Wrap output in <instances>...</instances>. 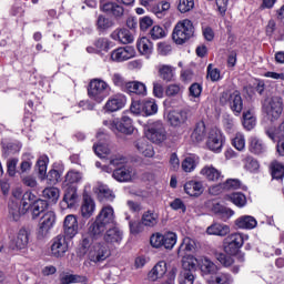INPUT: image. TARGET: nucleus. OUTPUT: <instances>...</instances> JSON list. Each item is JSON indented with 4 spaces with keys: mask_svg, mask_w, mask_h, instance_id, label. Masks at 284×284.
<instances>
[{
    "mask_svg": "<svg viewBox=\"0 0 284 284\" xmlns=\"http://www.w3.org/2000/svg\"><path fill=\"white\" fill-rule=\"evenodd\" d=\"M57 224V213L53 211L45 212L40 221L38 227V236L39 239H45L47 235L50 234V231Z\"/></svg>",
    "mask_w": 284,
    "mask_h": 284,
    "instance_id": "obj_14",
    "label": "nucleus"
},
{
    "mask_svg": "<svg viewBox=\"0 0 284 284\" xmlns=\"http://www.w3.org/2000/svg\"><path fill=\"white\" fill-rule=\"evenodd\" d=\"M199 161V158L194 155L186 156L182 161V170L183 172H194L196 170V163Z\"/></svg>",
    "mask_w": 284,
    "mask_h": 284,
    "instance_id": "obj_51",
    "label": "nucleus"
},
{
    "mask_svg": "<svg viewBox=\"0 0 284 284\" xmlns=\"http://www.w3.org/2000/svg\"><path fill=\"white\" fill-rule=\"evenodd\" d=\"M103 125H106L109 130H112L115 134L120 132V134L130 135L134 132V125L132 124V118L128 115H123L121 120H105L103 121Z\"/></svg>",
    "mask_w": 284,
    "mask_h": 284,
    "instance_id": "obj_10",
    "label": "nucleus"
},
{
    "mask_svg": "<svg viewBox=\"0 0 284 284\" xmlns=\"http://www.w3.org/2000/svg\"><path fill=\"white\" fill-rule=\"evenodd\" d=\"M172 37L178 45H183L194 37V24L190 19L179 21L173 29Z\"/></svg>",
    "mask_w": 284,
    "mask_h": 284,
    "instance_id": "obj_4",
    "label": "nucleus"
},
{
    "mask_svg": "<svg viewBox=\"0 0 284 284\" xmlns=\"http://www.w3.org/2000/svg\"><path fill=\"white\" fill-rule=\"evenodd\" d=\"M166 36L168 33L165 32V29H163L161 26H154L150 31V37L154 41L159 39H165Z\"/></svg>",
    "mask_w": 284,
    "mask_h": 284,
    "instance_id": "obj_58",
    "label": "nucleus"
},
{
    "mask_svg": "<svg viewBox=\"0 0 284 284\" xmlns=\"http://www.w3.org/2000/svg\"><path fill=\"white\" fill-rule=\"evenodd\" d=\"M179 284H194V274L190 271H182L178 277Z\"/></svg>",
    "mask_w": 284,
    "mask_h": 284,
    "instance_id": "obj_61",
    "label": "nucleus"
},
{
    "mask_svg": "<svg viewBox=\"0 0 284 284\" xmlns=\"http://www.w3.org/2000/svg\"><path fill=\"white\" fill-rule=\"evenodd\" d=\"M201 176L206 179V181H210L212 183H216L223 179V173L221 170L214 168V165H205L201 171H200Z\"/></svg>",
    "mask_w": 284,
    "mask_h": 284,
    "instance_id": "obj_24",
    "label": "nucleus"
},
{
    "mask_svg": "<svg viewBox=\"0 0 284 284\" xmlns=\"http://www.w3.org/2000/svg\"><path fill=\"white\" fill-rule=\"evenodd\" d=\"M271 173L273 179H276L277 181L283 179L284 176V165L283 163L278 161H273L271 163Z\"/></svg>",
    "mask_w": 284,
    "mask_h": 284,
    "instance_id": "obj_53",
    "label": "nucleus"
},
{
    "mask_svg": "<svg viewBox=\"0 0 284 284\" xmlns=\"http://www.w3.org/2000/svg\"><path fill=\"white\" fill-rule=\"evenodd\" d=\"M70 250V241L65 235L59 234L51 241V255L54 258H63Z\"/></svg>",
    "mask_w": 284,
    "mask_h": 284,
    "instance_id": "obj_13",
    "label": "nucleus"
},
{
    "mask_svg": "<svg viewBox=\"0 0 284 284\" xmlns=\"http://www.w3.org/2000/svg\"><path fill=\"white\" fill-rule=\"evenodd\" d=\"M267 136L272 139V141H275L276 139L284 140V121L281 123L277 130L274 132L266 131Z\"/></svg>",
    "mask_w": 284,
    "mask_h": 284,
    "instance_id": "obj_64",
    "label": "nucleus"
},
{
    "mask_svg": "<svg viewBox=\"0 0 284 284\" xmlns=\"http://www.w3.org/2000/svg\"><path fill=\"white\" fill-rule=\"evenodd\" d=\"M158 74L162 81H173L176 74V68L170 64H160L158 65Z\"/></svg>",
    "mask_w": 284,
    "mask_h": 284,
    "instance_id": "obj_31",
    "label": "nucleus"
},
{
    "mask_svg": "<svg viewBox=\"0 0 284 284\" xmlns=\"http://www.w3.org/2000/svg\"><path fill=\"white\" fill-rule=\"evenodd\" d=\"M248 150L252 154H265L267 152V145L260 138L251 136L248 139Z\"/></svg>",
    "mask_w": 284,
    "mask_h": 284,
    "instance_id": "obj_30",
    "label": "nucleus"
},
{
    "mask_svg": "<svg viewBox=\"0 0 284 284\" xmlns=\"http://www.w3.org/2000/svg\"><path fill=\"white\" fill-rule=\"evenodd\" d=\"M223 125L229 134H233V132L236 130V123L234 122V118H232V115H224Z\"/></svg>",
    "mask_w": 284,
    "mask_h": 284,
    "instance_id": "obj_62",
    "label": "nucleus"
},
{
    "mask_svg": "<svg viewBox=\"0 0 284 284\" xmlns=\"http://www.w3.org/2000/svg\"><path fill=\"white\" fill-rule=\"evenodd\" d=\"M111 80L116 88H121V90H126L129 82L123 78L121 73H113Z\"/></svg>",
    "mask_w": 284,
    "mask_h": 284,
    "instance_id": "obj_57",
    "label": "nucleus"
},
{
    "mask_svg": "<svg viewBox=\"0 0 284 284\" xmlns=\"http://www.w3.org/2000/svg\"><path fill=\"white\" fill-rule=\"evenodd\" d=\"M100 8L103 12H108L115 17V19H121L123 17L124 9L123 7L111 2L110 0H100Z\"/></svg>",
    "mask_w": 284,
    "mask_h": 284,
    "instance_id": "obj_21",
    "label": "nucleus"
},
{
    "mask_svg": "<svg viewBox=\"0 0 284 284\" xmlns=\"http://www.w3.org/2000/svg\"><path fill=\"white\" fill-rule=\"evenodd\" d=\"M88 278L83 275H75L70 273L60 274V282L62 284H72V283H85Z\"/></svg>",
    "mask_w": 284,
    "mask_h": 284,
    "instance_id": "obj_42",
    "label": "nucleus"
},
{
    "mask_svg": "<svg viewBox=\"0 0 284 284\" xmlns=\"http://www.w3.org/2000/svg\"><path fill=\"white\" fill-rule=\"evenodd\" d=\"M110 94V84L102 79H93L89 83L88 95L95 101L101 103Z\"/></svg>",
    "mask_w": 284,
    "mask_h": 284,
    "instance_id": "obj_8",
    "label": "nucleus"
},
{
    "mask_svg": "<svg viewBox=\"0 0 284 284\" xmlns=\"http://www.w3.org/2000/svg\"><path fill=\"white\" fill-rule=\"evenodd\" d=\"M226 200L231 201L236 207H245L247 205V197L241 192H235L226 195Z\"/></svg>",
    "mask_w": 284,
    "mask_h": 284,
    "instance_id": "obj_41",
    "label": "nucleus"
},
{
    "mask_svg": "<svg viewBox=\"0 0 284 284\" xmlns=\"http://www.w3.org/2000/svg\"><path fill=\"white\" fill-rule=\"evenodd\" d=\"M97 28L99 32H105L110 28H114V20L106 18L105 16H99L97 20Z\"/></svg>",
    "mask_w": 284,
    "mask_h": 284,
    "instance_id": "obj_49",
    "label": "nucleus"
},
{
    "mask_svg": "<svg viewBox=\"0 0 284 284\" xmlns=\"http://www.w3.org/2000/svg\"><path fill=\"white\" fill-rule=\"evenodd\" d=\"M214 214H217V216L222 217L224 221L226 219H232L234 216V211L227 206H223L221 204H215L213 206Z\"/></svg>",
    "mask_w": 284,
    "mask_h": 284,
    "instance_id": "obj_50",
    "label": "nucleus"
},
{
    "mask_svg": "<svg viewBox=\"0 0 284 284\" xmlns=\"http://www.w3.org/2000/svg\"><path fill=\"white\" fill-rule=\"evenodd\" d=\"M206 233L212 236H227L230 234V225L214 223L206 229Z\"/></svg>",
    "mask_w": 284,
    "mask_h": 284,
    "instance_id": "obj_36",
    "label": "nucleus"
},
{
    "mask_svg": "<svg viewBox=\"0 0 284 284\" xmlns=\"http://www.w3.org/2000/svg\"><path fill=\"white\" fill-rule=\"evenodd\" d=\"M136 175L134 169L130 165H123L113 171V179L120 183H128Z\"/></svg>",
    "mask_w": 284,
    "mask_h": 284,
    "instance_id": "obj_19",
    "label": "nucleus"
},
{
    "mask_svg": "<svg viewBox=\"0 0 284 284\" xmlns=\"http://www.w3.org/2000/svg\"><path fill=\"white\" fill-rule=\"evenodd\" d=\"M130 111L135 115L154 116L159 112V104H156V100L148 98L142 101H133Z\"/></svg>",
    "mask_w": 284,
    "mask_h": 284,
    "instance_id": "obj_7",
    "label": "nucleus"
},
{
    "mask_svg": "<svg viewBox=\"0 0 284 284\" xmlns=\"http://www.w3.org/2000/svg\"><path fill=\"white\" fill-rule=\"evenodd\" d=\"M97 139L99 142L93 145V151L99 159H109V163L110 165H113V168H123V165L128 163V159L123 155H110V148H108V144L105 143L108 140L105 133L98 132Z\"/></svg>",
    "mask_w": 284,
    "mask_h": 284,
    "instance_id": "obj_2",
    "label": "nucleus"
},
{
    "mask_svg": "<svg viewBox=\"0 0 284 284\" xmlns=\"http://www.w3.org/2000/svg\"><path fill=\"white\" fill-rule=\"evenodd\" d=\"M184 191L189 196H201L203 192V183L196 181H189L184 184Z\"/></svg>",
    "mask_w": 284,
    "mask_h": 284,
    "instance_id": "obj_37",
    "label": "nucleus"
},
{
    "mask_svg": "<svg viewBox=\"0 0 284 284\" xmlns=\"http://www.w3.org/2000/svg\"><path fill=\"white\" fill-rule=\"evenodd\" d=\"M125 91L138 97H148V87L140 81L128 82Z\"/></svg>",
    "mask_w": 284,
    "mask_h": 284,
    "instance_id": "obj_29",
    "label": "nucleus"
},
{
    "mask_svg": "<svg viewBox=\"0 0 284 284\" xmlns=\"http://www.w3.org/2000/svg\"><path fill=\"white\" fill-rule=\"evenodd\" d=\"M111 254L110 246L105 242L95 243L89 251V261L91 263H103V261L110 258Z\"/></svg>",
    "mask_w": 284,
    "mask_h": 284,
    "instance_id": "obj_12",
    "label": "nucleus"
},
{
    "mask_svg": "<svg viewBox=\"0 0 284 284\" xmlns=\"http://www.w3.org/2000/svg\"><path fill=\"white\" fill-rule=\"evenodd\" d=\"M232 145L239 152H243V150H245V135L241 132H237L232 139Z\"/></svg>",
    "mask_w": 284,
    "mask_h": 284,
    "instance_id": "obj_55",
    "label": "nucleus"
},
{
    "mask_svg": "<svg viewBox=\"0 0 284 284\" xmlns=\"http://www.w3.org/2000/svg\"><path fill=\"white\" fill-rule=\"evenodd\" d=\"M168 274V262L159 261L148 273V280L152 283L156 281H162Z\"/></svg>",
    "mask_w": 284,
    "mask_h": 284,
    "instance_id": "obj_18",
    "label": "nucleus"
},
{
    "mask_svg": "<svg viewBox=\"0 0 284 284\" xmlns=\"http://www.w3.org/2000/svg\"><path fill=\"white\" fill-rule=\"evenodd\" d=\"M42 196L43 199H47L49 203H57V201H59V196H61V192L54 186L45 187L42 191Z\"/></svg>",
    "mask_w": 284,
    "mask_h": 284,
    "instance_id": "obj_47",
    "label": "nucleus"
},
{
    "mask_svg": "<svg viewBox=\"0 0 284 284\" xmlns=\"http://www.w3.org/2000/svg\"><path fill=\"white\" fill-rule=\"evenodd\" d=\"M262 110L270 121H278L283 114V99L278 95L266 98L262 103Z\"/></svg>",
    "mask_w": 284,
    "mask_h": 284,
    "instance_id": "obj_6",
    "label": "nucleus"
},
{
    "mask_svg": "<svg viewBox=\"0 0 284 284\" xmlns=\"http://www.w3.org/2000/svg\"><path fill=\"white\" fill-rule=\"evenodd\" d=\"M182 258V267L183 272H192V270H196V266L200 265L201 260L194 257V255H178Z\"/></svg>",
    "mask_w": 284,
    "mask_h": 284,
    "instance_id": "obj_35",
    "label": "nucleus"
},
{
    "mask_svg": "<svg viewBox=\"0 0 284 284\" xmlns=\"http://www.w3.org/2000/svg\"><path fill=\"white\" fill-rule=\"evenodd\" d=\"M111 39H113V41H119V43H122L123 45H128V43H132L134 41V36L130 30L122 28L115 29L111 33Z\"/></svg>",
    "mask_w": 284,
    "mask_h": 284,
    "instance_id": "obj_23",
    "label": "nucleus"
},
{
    "mask_svg": "<svg viewBox=\"0 0 284 284\" xmlns=\"http://www.w3.org/2000/svg\"><path fill=\"white\" fill-rule=\"evenodd\" d=\"M103 233L104 243H110L111 245H121V241H123V232L113 226L111 229H106Z\"/></svg>",
    "mask_w": 284,
    "mask_h": 284,
    "instance_id": "obj_22",
    "label": "nucleus"
},
{
    "mask_svg": "<svg viewBox=\"0 0 284 284\" xmlns=\"http://www.w3.org/2000/svg\"><path fill=\"white\" fill-rule=\"evenodd\" d=\"M144 227H156L159 225V213L155 211H145L141 217Z\"/></svg>",
    "mask_w": 284,
    "mask_h": 284,
    "instance_id": "obj_34",
    "label": "nucleus"
},
{
    "mask_svg": "<svg viewBox=\"0 0 284 284\" xmlns=\"http://www.w3.org/2000/svg\"><path fill=\"white\" fill-rule=\"evenodd\" d=\"M38 200L39 199H37V195H34L32 192H26L20 201L22 207H20L19 204L14 201L9 203V215L13 221H19L21 215L26 214L28 210H30V206L34 205Z\"/></svg>",
    "mask_w": 284,
    "mask_h": 284,
    "instance_id": "obj_3",
    "label": "nucleus"
},
{
    "mask_svg": "<svg viewBox=\"0 0 284 284\" xmlns=\"http://www.w3.org/2000/svg\"><path fill=\"white\" fill-rule=\"evenodd\" d=\"M220 102L222 105H230L235 116H239L243 112V98L239 91H224L220 97Z\"/></svg>",
    "mask_w": 284,
    "mask_h": 284,
    "instance_id": "obj_9",
    "label": "nucleus"
},
{
    "mask_svg": "<svg viewBox=\"0 0 284 284\" xmlns=\"http://www.w3.org/2000/svg\"><path fill=\"white\" fill-rule=\"evenodd\" d=\"M187 121V112L185 111H171L168 114V122L173 128H181Z\"/></svg>",
    "mask_w": 284,
    "mask_h": 284,
    "instance_id": "obj_27",
    "label": "nucleus"
},
{
    "mask_svg": "<svg viewBox=\"0 0 284 284\" xmlns=\"http://www.w3.org/2000/svg\"><path fill=\"white\" fill-rule=\"evenodd\" d=\"M31 214L32 219H39L42 212H45L48 210V201L45 200H38L36 201L31 206Z\"/></svg>",
    "mask_w": 284,
    "mask_h": 284,
    "instance_id": "obj_45",
    "label": "nucleus"
},
{
    "mask_svg": "<svg viewBox=\"0 0 284 284\" xmlns=\"http://www.w3.org/2000/svg\"><path fill=\"white\" fill-rule=\"evenodd\" d=\"M134 49L132 47L118 48L111 52L112 61L116 63H122V61H129V59H133Z\"/></svg>",
    "mask_w": 284,
    "mask_h": 284,
    "instance_id": "obj_20",
    "label": "nucleus"
},
{
    "mask_svg": "<svg viewBox=\"0 0 284 284\" xmlns=\"http://www.w3.org/2000/svg\"><path fill=\"white\" fill-rule=\"evenodd\" d=\"M94 192L95 194H98L99 199H108L109 201L114 200V194L112 193L110 187H108V185L105 184L98 183L97 186L94 187Z\"/></svg>",
    "mask_w": 284,
    "mask_h": 284,
    "instance_id": "obj_46",
    "label": "nucleus"
},
{
    "mask_svg": "<svg viewBox=\"0 0 284 284\" xmlns=\"http://www.w3.org/2000/svg\"><path fill=\"white\" fill-rule=\"evenodd\" d=\"M30 241V233L26 229H21L14 240L16 250H26Z\"/></svg>",
    "mask_w": 284,
    "mask_h": 284,
    "instance_id": "obj_38",
    "label": "nucleus"
},
{
    "mask_svg": "<svg viewBox=\"0 0 284 284\" xmlns=\"http://www.w3.org/2000/svg\"><path fill=\"white\" fill-rule=\"evenodd\" d=\"M234 225L237 230H254L258 222L252 215H242L234 221Z\"/></svg>",
    "mask_w": 284,
    "mask_h": 284,
    "instance_id": "obj_26",
    "label": "nucleus"
},
{
    "mask_svg": "<svg viewBox=\"0 0 284 284\" xmlns=\"http://www.w3.org/2000/svg\"><path fill=\"white\" fill-rule=\"evenodd\" d=\"M98 52H108L112 48V42L108 38H100L94 43Z\"/></svg>",
    "mask_w": 284,
    "mask_h": 284,
    "instance_id": "obj_56",
    "label": "nucleus"
},
{
    "mask_svg": "<svg viewBox=\"0 0 284 284\" xmlns=\"http://www.w3.org/2000/svg\"><path fill=\"white\" fill-rule=\"evenodd\" d=\"M194 250H196V242L190 237H184L178 250V256H183L185 252H194Z\"/></svg>",
    "mask_w": 284,
    "mask_h": 284,
    "instance_id": "obj_43",
    "label": "nucleus"
},
{
    "mask_svg": "<svg viewBox=\"0 0 284 284\" xmlns=\"http://www.w3.org/2000/svg\"><path fill=\"white\" fill-rule=\"evenodd\" d=\"M176 233L174 232H166L164 233V239H163V246L165 250H173L174 245H176L178 241Z\"/></svg>",
    "mask_w": 284,
    "mask_h": 284,
    "instance_id": "obj_54",
    "label": "nucleus"
},
{
    "mask_svg": "<svg viewBox=\"0 0 284 284\" xmlns=\"http://www.w3.org/2000/svg\"><path fill=\"white\" fill-rule=\"evenodd\" d=\"M209 284H234V277L230 273H217L211 277Z\"/></svg>",
    "mask_w": 284,
    "mask_h": 284,
    "instance_id": "obj_44",
    "label": "nucleus"
},
{
    "mask_svg": "<svg viewBox=\"0 0 284 284\" xmlns=\"http://www.w3.org/2000/svg\"><path fill=\"white\" fill-rule=\"evenodd\" d=\"M125 103H128V98L123 93H116L108 99L104 110L106 112H119V110L125 108Z\"/></svg>",
    "mask_w": 284,
    "mask_h": 284,
    "instance_id": "obj_16",
    "label": "nucleus"
},
{
    "mask_svg": "<svg viewBox=\"0 0 284 284\" xmlns=\"http://www.w3.org/2000/svg\"><path fill=\"white\" fill-rule=\"evenodd\" d=\"M97 210V204L94 200L90 196H84L81 205V216L83 219H90Z\"/></svg>",
    "mask_w": 284,
    "mask_h": 284,
    "instance_id": "obj_32",
    "label": "nucleus"
},
{
    "mask_svg": "<svg viewBox=\"0 0 284 284\" xmlns=\"http://www.w3.org/2000/svg\"><path fill=\"white\" fill-rule=\"evenodd\" d=\"M63 233L67 239H74L79 234V220L77 215L69 214L63 221Z\"/></svg>",
    "mask_w": 284,
    "mask_h": 284,
    "instance_id": "obj_17",
    "label": "nucleus"
},
{
    "mask_svg": "<svg viewBox=\"0 0 284 284\" xmlns=\"http://www.w3.org/2000/svg\"><path fill=\"white\" fill-rule=\"evenodd\" d=\"M256 125V116H254V112L246 111L243 113V126L245 130H254Z\"/></svg>",
    "mask_w": 284,
    "mask_h": 284,
    "instance_id": "obj_52",
    "label": "nucleus"
},
{
    "mask_svg": "<svg viewBox=\"0 0 284 284\" xmlns=\"http://www.w3.org/2000/svg\"><path fill=\"white\" fill-rule=\"evenodd\" d=\"M250 240V235L243 233H232L225 239V253L226 254H236L239 250L243 247L245 241Z\"/></svg>",
    "mask_w": 284,
    "mask_h": 284,
    "instance_id": "obj_11",
    "label": "nucleus"
},
{
    "mask_svg": "<svg viewBox=\"0 0 284 284\" xmlns=\"http://www.w3.org/2000/svg\"><path fill=\"white\" fill-rule=\"evenodd\" d=\"M116 223V217L114 216V209L112 206H103L95 220L89 222V235L92 239H101L110 225Z\"/></svg>",
    "mask_w": 284,
    "mask_h": 284,
    "instance_id": "obj_1",
    "label": "nucleus"
},
{
    "mask_svg": "<svg viewBox=\"0 0 284 284\" xmlns=\"http://www.w3.org/2000/svg\"><path fill=\"white\" fill-rule=\"evenodd\" d=\"M243 189V184L239 179H227L224 182V190H241Z\"/></svg>",
    "mask_w": 284,
    "mask_h": 284,
    "instance_id": "obj_63",
    "label": "nucleus"
},
{
    "mask_svg": "<svg viewBox=\"0 0 284 284\" xmlns=\"http://www.w3.org/2000/svg\"><path fill=\"white\" fill-rule=\"evenodd\" d=\"M136 48L140 52V54H142L143 57L149 58L150 54H152V52L154 51V44L152 43V41L149 38H140L136 41Z\"/></svg>",
    "mask_w": 284,
    "mask_h": 284,
    "instance_id": "obj_33",
    "label": "nucleus"
},
{
    "mask_svg": "<svg viewBox=\"0 0 284 284\" xmlns=\"http://www.w3.org/2000/svg\"><path fill=\"white\" fill-rule=\"evenodd\" d=\"M206 132L205 122H199L191 134L192 141L194 143H201L202 141H205Z\"/></svg>",
    "mask_w": 284,
    "mask_h": 284,
    "instance_id": "obj_39",
    "label": "nucleus"
},
{
    "mask_svg": "<svg viewBox=\"0 0 284 284\" xmlns=\"http://www.w3.org/2000/svg\"><path fill=\"white\" fill-rule=\"evenodd\" d=\"M178 10L182 14H185V12H190V10H194V0H180L178 4Z\"/></svg>",
    "mask_w": 284,
    "mask_h": 284,
    "instance_id": "obj_60",
    "label": "nucleus"
},
{
    "mask_svg": "<svg viewBox=\"0 0 284 284\" xmlns=\"http://www.w3.org/2000/svg\"><path fill=\"white\" fill-rule=\"evenodd\" d=\"M223 133L221 130L213 128L207 132L206 136V148L211 150V152H221L223 150Z\"/></svg>",
    "mask_w": 284,
    "mask_h": 284,
    "instance_id": "obj_15",
    "label": "nucleus"
},
{
    "mask_svg": "<svg viewBox=\"0 0 284 284\" xmlns=\"http://www.w3.org/2000/svg\"><path fill=\"white\" fill-rule=\"evenodd\" d=\"M163 239L164 234L159 232L153 233L150 237L151 247H154L155 250H159V247H163Z\"/></svg>",
    "mask_w": 284,
    "mask_h": 284,
    "instance_id": "obj_59",
    "label": "nucleus"
},
{
    "mask_svg": "<svg viewBox=\"0 0 284 284\" xmlns=\"http://www.w3.org/2000/svg\"><path fill=\"white\" fill-rule=\"evenodd\" d=\"M134 145L142 156H146L148 159H152V156H154V146L150 144L146 138H140L135 141Z\"/></svg>",
    "mask_w": 284,
    "mask_h": 284,
    "instance_id": "obj_25",
    "label": "nucleus"
},
{
    "mask_svg": "<svg viewBox=\"0 0 284 284\" xmlns=\"http://www.w3.org/2000/svg\"><path fill=\"white\" fill-rule=\"evenodd\" d=\"M82 179L83 174H81V172L71 170L65 174L62 187H77V183H81Z\"/></svg>",
    "mask_w": 284,
    "mask_h": 284,
    "instance_id": "obj_28",
    "label": "nucleus"
},
{
    "mask_svg": "<svg viewBox=\"0 0 284 284\" xmlns=\"http://www.w3.org/2000/svg\"><path fill=\"white\" fill-rule=\"evenodd\" d=\"M64 190V196L62 203L67 205V207H74L77 203V187H62Z\"/></svg>",
    "mask_w": 284,
    "mask_h": 284,
    "instance_id": "obj_40",
    "label": "nucleus"
},
{
    "mask_svg": "<svg viewBox=\"0 0 284 284\" xmlns=\"http://www.w3.org/2000/svg\"><path fill=\"white\" fill-rule=\"evenodd\" d=\"M145 136L152 143L161 145L168 139V132L162 121L150 120L144 126Z\"/></svg>",
    "mask_w": 284,
    "mask_h": 284,
    "instance_id": "obj_5",
    "label": "nucleus"
},
{
    "mask_svg": "<svg viewBox=\"0 0 284 284\" xmlns=\"http://www.w3.org/2000/svg\"><path fill=\"white\" fill-rule=\"evenodd\" d=\"M200 267L204 274H214V272H217L219 270V266H216V264H214V262L207 257H202L200 260Z\"/></svg>",
    "mask_w": 284,
    "mask_h": 284,
    "instance_id": "obj_48",
    "label": "nucleus"
}]
</instances>
